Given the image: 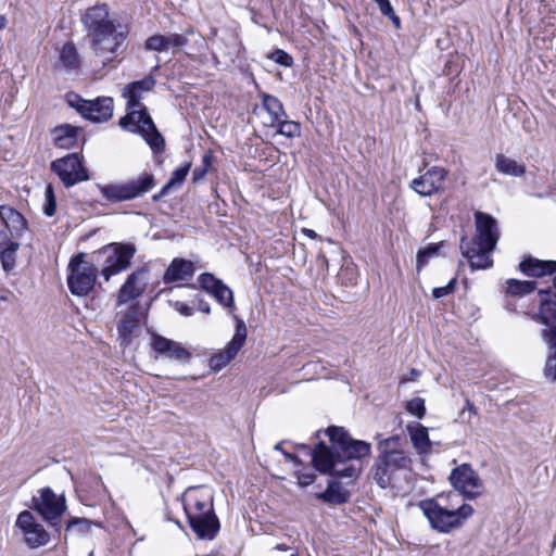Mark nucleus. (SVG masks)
<instances>
[{
    "instance_id": "35",
    "label": "nucleus",
    "mask_w": 556,
    "mask_h": 556,
    "mask_svg": "<svg viewBox=\"0 0 556 556\" xmlns=\"http://www.w3.org/2000/svg\"><path fill=\"white\" fill-rule=\"evenodd\" d=\"M198 282L204 291L214 295L219 287L224 283L222 280L217 279L214 275L210 273L201 274L198 278Z\"/></svg>"
},
{
    "instance_id": "10",
    "label": "nucleus",
    "mask_w": 556,
    "mask_h": 556,
    "mask_svg": "<svg viewBox=\"0 0 556 556\" xmlns=\"http://www.w3.org/2000/svg\"><path fill=\"white\" fill-rule=\"evenodd\" d=\"M85 254L79 253L72 257L68 269L71 274L67 277V286L75 295H87L94 287L97 280V268L92 264H87Z\"/></svg>"
},
{
    "instance_id": "31",
    "label": "nucleus",
    "mask_w": 556,
    "mask_h": 556,
    "mask_svg": "<svg viewBox=\"0 0 556 556\" xmlns=\"http://www.w3.org/2000/svg\"><path fill=\"white\" fill-rule=\"evenodd\" d=\"M18 249H20V243L16 241V242L10 243V245L0 250L1 265H2L3 270L8 274L12 273L16 267Z\"/></svg>"
},
{
    "instance_id": "39",
    "label": "nucleus",
    "mask_w": 556,
    "mask_h": 556,
    "mask_svg": "<svg viewBox=\"0 0 556 556\" xmlns=\"http://www.w3.org/2000/svg\"><path fill=\"white\" fill-rule=\"evenodd\" d=\"M46 203L43 205V212L47 216H52L56 210V200L51 185H47L45 190Z\"/></svg>"
},
{
    "instance_id": "33",
    "label": "nucleus",
    "mask_w": 556,
    "mask_h": 556,
    "mask_svg": "<svg viewBox=\"0 0 556 556\" xmlns=\"http://www.w3.org/2000/svg\"><path fill=\"white\" fill-rule=\"evenodd\" d=\"M535 289L534 281L508 279L506 281V292L515 296H523L530 294Z\"/></svg>"
},
{
    "instance_id": "48",
    "label": "nucleus",
    "mask_w": 556,
    "mask_h": 556,
    "mask_svg": "<svg viewBox=\"0 0 556 556\" xmlns=\"http://www.w3.org/2000/svg\"><path fill=\"white\" fill-rule=\"evenodd\" d=\"M372 1L377 3V5L383 16L388 17L390 15H393L394 10L389 0H372Z\"/></svg>"
},
{
    "instance_id": "32",
    "label": "nucleus",
    "mask_w": 556,
    "mask_h": 556,
    "mask_svg": "<svg viewBox=\"0 0 556 556\" xmlns=\"http://www.w3.org/2000/svg\"><path fill=\"white\" fill-rule=\"evenodd\" d=\"M60 62L67 71H75L80 65V59L75 46L72 42H66L60 54Z\"/></svg>"
},
{
    "instance_id": "26",
    "label": "nucleus",
    "mask_w": 556,
    "mask_h": 556,
    "mask_svg": "<svg viewBox=\"0 0 556 556\" xmlns=\"http://www.w3.org/2000/svg\"><path fill=\"white\" fill-rule=\"evenodd\" d=\"M79 128L68 124L60 125L52 130V140L60 149H71L77 143Z\"/></svg>"
},
{
    "instance_id": "6",
    "label": "nucleus",
    "mask_w": 556,
    "mask_h": 556,
    "mask_svg": "<svg viewBox=\"0 0 556 556\" xmlns=\"http://www.w3.org/2000/svg\"><path fill=\"white\" fill-rule=\"evenodd\" d=\"M155 186L154 176L142 173L137 178L108 185H98L102 197L111 203L131 201L149 192Z\"/></svg>"
},
{
    "instance_id": "44",
    "label": "nucleus",
    "mask_w": 556,
    "mask_h": 556,
    "mask_svg": "<svg viewBox=\"0 0 556 556\" xmlns=\"http://www.w3.org/2000/svg\"><path fill=\"white\" fill-rule=\"evenodd\" d=\"M211 162H212V156L211 154H204L203 155V159H202V166L201 167H197L194 170H193V174H192V180L193 182H198L200 181L201 179H203L211 166Z\"/></svg>"
},
{
    "instance_id": "42",
    "label": "nucleus",
    "mask_w": 556,
    "mask_h": 556,
    "mask_svg": "<svg viewBox=\"0 0 556 556\" xmlns=\"http://www.w3.org/2000/svg\"><path fill=\"white\" fill-rule=\"evenodd\" d=\"M190 167H191V164L190 163H186L184 166H180V167L176 168L172 173V176H170L168 181L170 184H173L175 187L180 186L185 181V179H186V177H187V175L189 173Z\"/></svg>"
},
{
    "instance_id": "23",
    "label": "nucleus",
    "mask_w": 556,
    "mask_h": 556,
    "mask_svg": "<svg viewBox=\"0 0 556 556\" xmlns=\"http://www.w3.org/2000/svg\"><path fill=\"white\" fill-rule=\"evenodd\" d=\"M519 269L526 276L541 278L556 273V261H542L527 256L520 262Z\"/></svg>"
},
{
    "instance_id": "25",
    "label": "nucleus",
    "mask_w": 556,
    "mask_h": 556,
    "mask_svg": "<svg viewBox=\"0 0 556 556\" xmlns=\"http://www.w3.org/2000/svg\"><path fill=\"white\" fill-rule=\"evenodd\" d=\"M187 516L194 514H206L214 510L212 497L207 494H198L189 492L184 505Z\"/></svg>"
},
{
    "instance_id": "50",
    "label": "nucleus",
    "mask_w": 556,
    "mask_h": 556,
    "mask_svg": "<svg viewBox=\"0 0 556 556\" xmlns=\"http://www.w3.org/2000/svg\"><path fill=\"white\" fill-rule=\"evenodd\" d=\"M175 309L182 316H191L193 314L192 307L179 301L175 303Z\"/></svg>"
},
{
    "instance_id": "47",
    "label": "nucleus",
    "mask_w": 556,
    "mask_h": 556,
    "mask_svg": "<svg viewBox=\"0 0 556 556\" xmlns=\"http://www.w3.org/2000/svg\"><path fill=\"white\" fill-rule=\"evenodd\" d=\"M478 412L473 403L469 399H466V406L462 409L459 418H462L463 421L470 424L471 415L476 416Z\"/></svg>"
},
{
    "instance_id": "22",
    "label": "nucleus",
    "mask_w": 556,
    "mask_h": 556,
    "mask_svg": "<svg viewBox=\"0 0 556 556\" xmlns=\"http://www.w3.org/2000/svg\"><path fill=\"white\" fill-rule=\"evenodd\" d=\"M0 219L10 232L11 238L15 241L20 240L27 231V222L24 216L8 205L0 206Z\"/></svg>"
},
{
    "instance_id": "61",
    "label": "nucleus",
    "mask_w": 556,
    "mask_h": 556,
    "mask_svg": "<svg viewBox=\"0 0 556 556\" xmlns=\"http://www.w3.org/2000/svg\"><path fill=\"white\" fill-rule=\"evenodd\" d=\"M298 447L308 450V445L306 444H299Z\"/></svg>"
},
{
    "instance_id": "55",
    "label": "nucleus",
    "mask_w": 556,
    "mask_h": 556,
    "mask_svg": "<svg viewBox=\"0 0 556 556\" xmlns=\"http://www.w3.org/2000/svg\"><path fill=\"white\" fill-rule=\"evenodd\" d=\"M388 17L391 20V22H392V24L394 25V27H395V28H397V29H399V28L401 27V20H400V17L395 14V12L393 13V15H390V16H388Z\"/></svg>"
},
{
    "instance_id": "9",
    "label": "nucleus",
    "mask_w": 556,
    "mask_h": 556,
    "mask_svg": "<svg viewBox=\"0 0 556 556\" xmlns=\"http://www.w3.org/2000/svg\"><path fill=\"white\" fill-rule=\"evenodd\" d=\"M535 319L545 325L546 328L542 330L543 340L554 351L545 365V376L552 381L556 380V292L548 293V296L542 300L539 314Z\"/></svg>"
},
{
    "instance_id": "40",
    "label": "nucleus",
    "mask_w": 556,
    "mask_h": 556,
    "mask_svg": "<svg viewBox=\"0 0 556 556\" xmlns=\"http://www.w3.org/2000/svg\"><path fill=\"white\" fill-rule=\"evenodd\" d=\"M407 412L417 418H422L426 414L425 401L421 397H414L407 402Z\"/></svg>"
},
{
    "instance_id": "34",
    "label": "nucleus",
    "mask_w": 556,
    "mask_h": 556,
    "mask_svg": "<svg viewBox=\"0 0 556 556\" xmlns=\"http://www.w3.org/2000/svg\"><path fill=\"white\" fill-rule=\"evenodd\" d=\"M276 126L278 127V134L288 138L299 137L301 134L300 123L288 121L287 117H282Z\"/></svg>"
},
{
    "instance_id": "1",
    "label": "nucleus",
    "mask_w": 556,
    "mask_h": 556,
    "mask_svg": "<svg viewBox=\"0 0 556 556\" xmlns=\"http://www.w3.org/2000/svg\"><path fill=\"white\" fill-rule=\"evenodd\" d=\"M326 434L334 452L325 442H319L311 452L312 463L316 470L339 478H357L361 468L354 465L339 466L345 460L362 459L371 453V444L353 439L343 427L331 426Z\"/></svg>"
},
{
    "instance_id": "8",
    "label": "nucleus",
    "mask_w": 556,
    "mask_h": 556,
    "mask_svg": "<svg viewBox=\"0 0 556 556\" xmlns=\"http://www.w3.org/2000/svg\"><path fill=\"white\" fill-rule=\"evenodd\" d=\"M137 249L132 243H110L92 253V262L103 261L104 266L101 275L108 281L113 275H116L130 266Z\"/></svg>"
},
{
    "instance_id": "36",
    "label": "nucleus",
    "mask_w": 556,
    "mask_h": 556,
    "mask_svg": "<svg viewBox=\"0 0 556 556\" xmlns=\"http://www.w3.org/2000/svg\"><path fill=\"white\" fill-rule=\"evenodd\" d=\"M442 243L435 244L431 243L424 249H420L417 253V269L419 270L421 267L426 266L431 257H434L439 254V250Z\"/></svg>"
},
{
    "instance_id": "53",
    "label": "nucleus",
    "mask_w": 556,
    "mask_h": 556,
    "mask_svg": "<svg viewBox=\"0 0 556 556\" xmlns=\"http://www.w3.org/2000/svg\"><path fill=\"white\" fill-rule=\"evenodd\" d=\"M198 309L202 313L210 314L211 313V306L207 302L203 300H199L198 302Z\"/></svg>"
},
{
    "instance_id": "16",
    "label": "nucleus",
    "mask_w": 556,
    "mask_h": 556,
    "mask_svg": "<svg viewBox=\"0 0 556 556\" xmlns=\"http://www.w3.org/2000/svg\"><path fill=\"white\" fill-rule=\"evenodd\" d=\"M450 480L453 486L468 498H476L482 493L483 483L469 465L464 464L453 469Z\"/></svg>"
},
{
    "instance_id": "2",
    "label": "nucleus",
    "mask_w": 556,
    "mask_h": 556,
    "mask_svg": "<svg viewBox=\"0 0 556 556\" xmlns=\"http://www.w3.org/2000/svg\"><path fill=\"white\" fill-rule=\"evenodd\" d=\"M152 76L128 84L122 92L127 100L128 113L119 119V126L130 132L139 134L149 144L154 154L165 151V139L157 130L147 106L141 103L142 94L151 91L155 86Z\"/></svg>"
},
{
    "instance_id": "29",
    "label": "nucleus",
    "mask_w": 556,
    "mask_h": 556,
    "mask_svg": "<svg viewBox=\"0 0 556 556\" xmlns=\"http://www.w3.org/2000/svg\"><path fill=\"white\" fill-rule=\"evenodd\" d=\"M495 168L498 173L513 177H520L526 173L523 164L501 153L495 156Z\"/></svg>"
},
{
    "instance_id": "5",
    "label": "nucleus",
    "mask_w": 556,
    "mask_h": 556,
    "mask_svg": "<svg viewBox=\"0 0 556 556\" xmlns=\"http://www.w3.org/2000/svg\"><path fill=\"white\" fill-rule=\"evenodd\" d=\"M476 233L470 240L463 238L460 250L469 261L472 269H485L492 266L491 253L500 239L497 220L490 214L477 212L475 214Z\"/></svg>"
},
{
    "instance_id": "43",
    "label": "nucleus",
    "mask_w": 556,
    "mask_h": 556,
    "mask_svg": "<svg viewBox=\"0 0 556 556\" xmlns=\"http://www.w3.org/2000/svg\"><path fill=\"white\" fill-rule=\"evenodd\" d=\"M165 39H166V46H167V51L173 48V49H180L181 47L186 46L188 43V38L187 36L185 35H180V34H168V35H165Z\"/></svg>"
},
{
    "instance_id": "41",
    "label": "nucleus",
    "mask_w": 556,
    "mask_h": 556,
    "mask_svg": "<svg viewBox=\"0 0 556 556\" xmlns=\"http://www.w3.org/2000/svg\"><path fill=\"white\" fill-rule=\"evenodd\" d=\"M92 522L86 518H72L67 521L66 531L77 528L81 533L89 532L91 530Z\"/></svg>"
},
{
    "instance_id": "28",
    "label": "nucleus",
    "mask_w": 556,
    "mask_h": 556,
    "mask_svg": "<svg viewBox=\"0 0 556 556\" xmlns=\"http://www.w3.org/2000/svg\"><path fill=\"white\" fill-rule=\"evenodd\" d=\"M317 497L326 503L340 505L349 501L350 494L339 482L329 481L327 489L323 493L317 494Z\"/></svg>"
},
{
    "instance_id": "56",
    "label": "nucleus",
    "mask_w": 556,
    "mask_h": 556,
    "mask_svg": "<svg viewBox=\"0 0 556 556\" xmlns=\"http://www.w3.org/2000/svg\"><path fill=\"white\" fill-rule=\"evenodd\" d=\"M303 233L311 239H315L317 237V233L313 229L304 228Z\"/></svg>"
},
{
    "instance_id": "58",
    "label": "nucleus",
    "mask_w": 556,
    "mask_h": 556,
    "mask_svg": "<svg viewBox=\"0 0 556 556\" xmlns=\"http://www.w3.org/2000/svg\"><path fill=\"white\" fill-rule=\"evenodd\" d=\"M289 547L286 544H278L276 546V549L278 551H287Z\"/></svg>"
},
{
    "instance_id": "11",
    "label": "nucleus",
    "mask_w": 556,
    "mask_h": 556,
    "mask_svg": "<svg viewBox=\"0 0 556 556\" xmlns=\"http://www.w3.org/2000/svg\"><path fill=\"white\" fill-rule=\"evenodd\" d=\"M50 167L66 188L89 180L88 169L83 165V157L78 153L56 159L51 162Z\"/></svg>"
},
{
    "instance_id": "60",
    "label": "nucleus",
    "mask_w": 556,
    "mask_h": 556,
    "mask_svg": "<svg viewBox=\"0 0 556 556\" xmlns=\"http://www.w3.org/2000/svg\"><path fill=\"white\" fill-rule=\"evenodd\" d=\"M410 375L413 376V378H416L418 377L419 372L416 369H412Z\"/></svg>"
},
{
    "instance_id": "21",
    "label": "nucleus",
    "mask_w": 556,
    "mask_h": 556,
    "mask_svg": "<svg viewBox=\"0 0 556 556\" xmlns=\"http://www.w3.org/2000/svg\"><path fill=\"white\" fill-rule=\"evenodd\" d=\"M147 287V270L138 269L131 273L117 294V304H124L140 296Z\"/></svg>"
},
{
    "instance_id": "17",
    "label": "nucleus",
    "mask_w": 556,
    "mask_h": 556,
    "mask_svg": "<svg viewBox=\"0 0 556 556\" xmlns=\"http://www.w3.org/2000/svg\"><path fill=\"white\" fill-rule=\"evenodd\" d=\"M247 326L239 319L236 325V332L226 349L211 356L208 361L210 368L213 371H219L226 367L238 354L247 340Z\"/></svg>"
},
{
    "instance_id": "13",
    "label": "nucleus",
    "mask_w": 556,
    "mask_h": 556,
    "mask_svg": "<svg viewBox=\"0 0 556 556\" xmlns=\"http://www.w3.org/2000/svg\"><path fill=\"white\" fill-rule=\"evenodd\" d=\"M15 528L21 531L24 543L29 548L43 546L50 540L48 531L36 520L35 516L29 510H23L17 515Z\"/></svg>"
},
{
    "instance_id": "46",
    "label": "nucleus",
    "mask_w": 556,
    "mask_h": 556,
    "mask_svg": "<svg viewBox=\"0 0 556 556\" xmlns=\"http://www.w3.org/2000/svg\"><path fill=\"white\" fill-rule=\"evenodd\" d=\"M456 287V278H453L448 281V283L444 287H438L432 290V295L434 299H441L454 292Z\"/></svg>"
},
{
    "instance_id": "4",
    "label": "nucleus",
    "mask_w": 556,
    "mask_h": 556,
    "mask_svg": "<svg viewBox=\"0 0 556 556\" xmlns=\"http://www.w3.org/2000/svg\"><path fill=\"white\" fill-rule=\"evenodd\" d=\"M376 439L378 455L368 475L374 483L386 490L393 486L399 471L410 468L413 460L406 451L407 442L405 438L395 434L382 439L378 434Z\"/></svg>"
},
{
    "instance_id": "18",
    "label": "nucleus",
    "mask_w": 556,
    "mask_h": 556,
    "mask_svg": "<svg viewBox=\"0 0 556 556\" xmlns=\"http://www.w3.org/2000/svg\"><path fill=\"white\" fill-rule=\"evenodd\" d=\"M448 172L444 167L433 166L422 175L414 178L409 187L421 197H431L442 190Z\"/></svg>"
},
{
    "instance_id": "7",
    "label": "nucleus",
    "mask_w": 556,
    "mask_h": 556,
    "mask_svg": "<svg viewBox=\"0 0 556 556\" xmlns=\"http://www.w3.org/2000/svg\"><path fill=\"white\" fill-rule=\"evenodd\" d=\"M419 508L429 520L431 527L440 532L447 533L453 528L460 526L462 520L470 517L473 508L464 504L458 509H446L435 500H425L419 503Z\"/></svg>"
},
{
    "instance_id": "64",
    "label": "nucleus",
    "mask_w": 556,
    "mask_h": 556,
    "mask_svg": "<svg viewBox=\"0 0 556 556\" xmlns=\"http://www.w3.org/2000/svg\"><path fill=\"white\" fill-rule=\"evenodd\" d=\"M290 556H299V555H296V554H292V555H290Z\"/></svg>"
},
{
    "instance_id": "45",
    "label": "nucleus",
    "mask_w": 556,
    "mask_h": 556,
    "mask_svg": "<svg viewBox=\"0 0 556 556\" xmlns=\"http://www.w3.org/2000/svg\"><path fill=\"white\" fill-rule=\"evenodd\" d=\"M270 59L274 60L276 63H278L282 66H286V67H289L293 64L292 56L289 53H287L280 49H277L276 51H274L271 53Z\"/></svg>"
},
{
    "instance_id": "52",
    "label": "nucleus",
    "mask_w": 556,
    "mask_h": 556,
    "mask_svg": "<svg viewBox=\"0 0 556 556\" xmlns=\"http://www.w3.org/2000/svg\"><path fill=\"white\" fill-rule=\"evenodd\" d=\"M315 479H316V475H314V473H303L299 478V483L302 485H309L315 481Z\"/></svg>"
},
{
    "instance_id": "12",
    "label": "nucleus",
    "mask_w": 556,
    "mask_h": 556,
    "mask_svg": "<svg viewBox=\"0 0 556 556\" xmlns=\"http://www.w3.org/2000/svg\"><path fill=\"white\" fill-rule=\"evenodd\" d=\"M35 510L52 527L66 510V502L63 495H56L49 486L38 491V496L33 497Z\"/></svg>"
},
{
    "instance_id": "63",
    "label": "nucleus",
    "mask_w": 556,
    "mask_h": 556,
    "mask_svg": "<svg viewBox=\"0 0 556 556\" xmlns=\"http://www.w3.org/2000/svg\"><path fill=\"white\" fill-rule=\"evenodd\" d=\"M554 286L556 287V277L554 278Z\"/></svg>"
},
{
    "instance_id": "24",
    "label": "nucleus",
    "mask_w": 556,
    "mask_h": 556,
    "mask_svg": "<svg viewBox=\"0 0 556 556\" xmlns=\"http://www.w3.org/2000/svg\"><path fill=\"white\" fill-rule=\"evenodd\" d=\"M194 270L195 268L191 261H187L185 258H174L165 270L163 281L165 283H172L186 280L193 276Z\"/></svg>"
},
{
    "instance_id": "49",
    "label": "nucleus",
    "mask_w": 556,
    "mask_h": 556,
    "mask_svg": "<svg viewBox=\"0 0 556 556\" xmlns=\"http://www.w3.org/2000/svg\"><path fill=\"white\" fill-rule=\"evenodd\" d=\"M16 242L13 238H11L10 232L3 226V229H0V248H5L10 245V243Z\"/></svg>"
},
{
    "instance_id": "27",
    "label": "nucleus",
    "mask_w": 556,
    "mask_h": 556,
    "mask_svg": "<svg viewBox=\"0 0 556 556\" xmlns=\"http://www.w3.org/2000/svg\"><path fill=\"white\" fill-rule=\"evenodd\" d=\"M262 104L270 117V126L274 127L282 117H288L283 104L277 97L264 93L262 96Z\"/></svg>"
},
{
    "instance_id": "54",
    "label": "nucleus",
    "mask_w": 556,
    "mask_h": 556,
    "mask_svg": "<svg viewBox=\"0 0 556 556\" xmlns=\"http://www.w3.org/2000/svg\"><path fill=\"white\" fill-rule=\"evenodd\" d=\"M175 186L173 184H170L169 181H167L166 185L163 186V188L160 190V193L161 195L165 197L169 193V191L174 188Z\"/></svg>"
},
{
    "instance_id": "57",
    "label": "nucleus",
    "mask_w": 556,
    "mask_h": 556,
    "mask_svg": "<svg viewBox=\"0 0 556 556\" xmlns=\"http://www.w3.org/2000/svg\"><path fill=\"white\" fill-rule=\"evenodd\" d=\"M5 22H7L5 17H4V16H2V15H0V30H1L2 28H4V26H5Z\"/></svg>"
},
{
    "instance_id": "15",
    "label": "nucleus",
    "mask_w": 556,
    "mask_h": 556,
    "mask_svg": "<svg viewBox=\"0 0 556 556\" xmlns=\"http://www.w3.org/2000/svg\"><path fill=\"white\" fill-rule=\"evenodd\" d=\"M146 319V312L138 303H132L123 314L117 324L118 339L122 345H128L140 336L141 326Z\"/></svg>"
},
{
    "instance_id": "30",
    "label": "nucleus",
    "mask_w": 556,
    "mask_h": 556,
    "mask_svg": "<svg viewBox=\"0 0 556 556\" xmlns=\"http://www.w3.org/2000/svg\"><path fill=\"white\" fill-rule=\"evenodd\" d=\"M408 432L410 440L416 450L420 453H428L431 448V442L429 440L428 430L422 425H416L414 427L408 426Z\"/></svg>"
},
{
    "instance_id": "37",
    "label": "nucleus",
    "mask_w": 556,
    "mask_h": 556,
    "mask_svg": "<svg viewBox=\"0 0 556 556\" xmlns=\"http://www.w3.org/2000/svg\"><path fill=\"white\" fill-rule=\"evenodd\" d=\"M165 35L150 36L146 42L144 48L149 51L165 52L167 51Z\"/></svg>"
},
{
    "instance_id": "20",
    "label": "nucleus",
    "mask_w": 556,
    "mask_h": 556,
    "mask_svg": "<svg viewBox=\"0 0 556 556\" xmlns=\"http://www.w3.org/2000/svg\"><path fill=\"white\" fill-rule=\"evenodd\" d=\"M187 518L190 528L200 540H213L219 531V521L214 510L206 514L190 515Z\"/></svg>"
},
{
    "instance_id": "38",
    "label": "nucleus",
    "mask_w": 556,
    "mask_h": 556,
    "mask_svg": "<svg viewBox=\"0 0 556 556\" xmlns=\"http://www.w3.org/2000/svg\"><path fill=\"white\" fill-rule=\"evenodd\" d=\"M213 296L225 307L233 306V293L225 283L219 287Z\"/></svg>"
},
{
    "instance_id": "62",
    "label": "nucleus",
    "mask_w": 556,
    "mask_h": 556,
    "mask_svg": "<svg viewBox=\"0 0 556 556\" xmlns=\"http://www.w3.org/2000/svg\"><path fill=\"white\" fill-rule=\"evenodd\" d=\"M553 546H556V539H555V540H554V542H553Z\"/></svg>"
},
{
    "instance_id": "14",
    "label": "nucleus",
    "mask_w": 556,
    "mask_h": 556,
    "mask_svg": "<svg viewBox=\"0 0 556 556\" xmlns=\"http://www.w3.org/2000/svg\"><path fill=\"white\" fill-rule=\"evenodd\" d=\"M76 102L70 100V104L75 106L79 114L94 123L108 122L113 115V99L101 97L96 100H84L75 96Z\"/></svg>"
},
{
    "instance_id": "59",
    "label": "nucleus",
    "mask_w": 556,
    "mask_h": 556,
    "mask_svg": "<svg viewBox=\"0 0 556 556\" xmlns=\"http://www.w3.org/2000/svg\"><path fill=\"white\" fill-rule=\"evenodd\" d=\"M162 198H163V195H161V193H160V192H159V193H155V194L152 197L153 201H159V200H161Z\"/></svg>"
},
{
    "instance_id": "3",
    "label": "nucleus",
    "mask_w": 556,
    "mask_h": 556,
    "mask_svg": "<svg viewBox=\"0 0 556 556\" xmlns=\"http://www.w3.org/2000/svg\"><path fill=\"white\" fill-rule=\"evenodd\" d=\"M81 23L90 40L92 52L111 61L127 38V30L111 17L105 3L86 10Z\"/></svg>"
},
{
    "instance_id": "51",
    "label": "nucleus",
    "mask_w": 556,
    "mask_h": 556,
    "mask_svg": "<svg viewBox=\"0 0 556 556\" xmlns=\"http://www.w3.org/2000/svg\"><path fill=\"white\" fill-rule=\"evenodd\" d=\"M274 448H275L276 451L281 452V453L283 454L285 458H286L288 462H292V463H295V464L300 463L299 457H298L296 455L291 454V453H289V452H287V451H285V450L282 448V442H278V443L274 446Z\"/></svg>"
},
{
    "instance_id": "19",
    "label": "nucleus",
    "mask_w": 556,
    "mask_h": 556,
    "mask_svg": "<svg viewBox=\"0 0 556 556\" xmlns=\"http://www.w3.org/2000/svg\"><path fill=\"white\" fill-rule=\"evenodd\" d=\"M150 346L156 354L181 364L191 359V353L181 343L154 332L151 333Z\"/></svg>"
}]
</instances>
